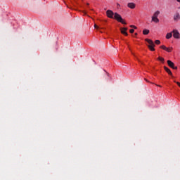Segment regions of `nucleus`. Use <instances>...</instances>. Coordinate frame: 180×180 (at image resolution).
Masks as SVG:
<instances>
[{
  "instance_id": "f257e3e1",
  "label": "nucleus",
  "mask_w": 180,
  "mask_h": 180,
  "mask_svg": "<svg viewBox=\"0 0 180 180\" xmlns=\"http://www.w3.org/2000/svg\"><path fill=\"white\" fill-rule=\"evenodd\" d=\"M146 41H147V43H148V49L150 50V51H155V49H154V47H155V44H154V41H153V40L149 39H145Z\"/></svg>"
},
{
  "instance_id": "f03ea898",
  "label": "nucleus",
  "mask_w": 180,
  "mask_h": 180,
  "mask_svg": "<svg viewBox=\"0 0 180 180\" xmlns=\"http://www.w3.org/2000/svg\"><path fill=\"white\" fill-rule=\"evenodd\" d=\"M114 19L117 20V22H120V23H122V25H126V22L123 20V18H122V15L120 14L115 13L114 14Z\"/></svg>"
},
{
  "instance_id": "7ed1b4c3",
  "label": "nucleus",
  "mask_w": 180,
  "mask_h": 180,
  "mask_svg": "<svg viewBox=\"0 0 180 180\" xmlns=\"http://www.w3.org/2000/svg\"><path fill=\"white\" fill-rule=\"evenodd\" d=\"M167 64L170 68H172L173 70H178V67L175 66V64L171 61V60H167Z\"/></svg>"
},
{
  "instance_id": "20e7f679",
  "label": "nucleus",
  "mask_w": 180,
  "mask_h": 180,
  "mask_svg": "<svg viewBox=\"0 0 180 180\" xmlns=\"http://www.w3.org/2000/svg\"><path fill=\"white\" fill-rule=\"evenodd\" d=\"M106 14L108 18H110V19H113V16H115V13H113L112 10H108L106 11Z\"/></svg>"
},
{
  "instance_id": "39448f33",
  "label": "nucleus",
  "mask_w": 180,
  "mask_h": 180,
  "mask_svg": "<svg viewBox=\"0 0 180 180\" xmlns=\"http://www.w3.org/2000/svg\"><path fill=\"white\" fill-rule=\"evenodd\" d=\"M160 49H162V50H165L166 51H167V53H171V51H172V47L167 48L165 45L160 46Z\"/></svg>"
},
{
  "instance_id": "423d86ee",
  "label": "nucleus",
  "mask_w": 180,
  "mask_h": 180,
  "mask_svg": "<svg viewBox=\"0 0 180 180\" xmlns=\"http://www.w3.org/2000/svg\"><path fill=\"white\" fill-rule=\"evenodd\" d=\"M173 37L174 39H179V32L176 30H173Z\"/></svg>"
},
{
  "instance_id": "0eeeda50",
  "label": "nucleus",
  "mask_w": 180,
  "mask_h": 180,
  "mask_svg": "<svg viewBox=\"0 0 180 180\" xmlns=\"http://www.w3.org/2000/svg\"><path fill=\"white\" fill-rule=\"evenodd\" d=\"M180 19V15L179 13H176L174 15V20L175 22H178Z\"/></svg>"
},
{
  "instance_id": "6e6552de",
  "label": "nucleus",
  "mask_w": 180,
  "mask_h": 180,
  "mask_svg": "<svg viewBox=\"0 0 180 180\" xmlns=\"http://www.w3.org/2000/svg\"><path fill=\"white\" fill-rule=\"evenodd\" d=\"M164 70L166 71V72H167V74H169V75L172 77V72H171V70H169V68H168L167 66H164Z\"/></svg>"
},
{
  "instance_id": "1a4fd4ad",
  "label": "nucleus",
  "mask_w": 180,
  "mask_h": 180,
  "mask_svg": "<svg viewBox=\"0 0 180 180\" xmlns=\"http://www.w3.org/2000/svg\"><path fill=\"white\" fill-rule=\"evenodd\" d=\"M127 30V28H126V27H124V28H121V29H120L121 33H122V34H124V36H128V34H127V32H126Z\"/></svg>"
},
{
  "instance_id": "9d476101",
  "label": "nucleus",
  "mask_w": 180,
  "mask_h": 180,
  "mask_svg": "<svg viewBox=\"0 0 180 180\" xmlns=\"http://www.w3.org/2000/svg\"><path fill=\"white\" fill-rule=\"evenodd\" d=\"M127 6L128 8H130V9H134V8H136V4L134 3H128Z\"/></svg>"
},
{
  "instance_id": "9b49d317",
  "label": "nucleus",
  "mask_w": 180,
  "mask_h": 180,
  "mask_svg": "<svg viewBox=\"0 0 180 180\" xmlns=\"http://www.w3.org/2000/svg\"><path fill=\"white\" fill-rule=\"evenodd\" d=\"M152 22H154L155 23H159L160 19H158V18L152 17Z\"/></svg>"
},
{
  "instance_id": "f8f14e48",
  "label": "nucleus",
  "mask_w": 180,
  "mask_h": 180,
  "mask_svg": "<svg viewBox=\"0 0 180 180\" xmlns=\"http://www.w3.org/2000/svg\"><path fill=\"white\" fill-rule=\"evenodd\" d=\"M160 15V11H157L156 12H155L153 13V15L152 16V18H158V15Z\"/></svg>"
},
{
  "instance_id": "ddd939ff",
  "label": "nucleus",
  "mask_w": 180,
  "mask_h": 180,
  "mask_svg": "<svg viewBox=\"0 0 180 180\" xmlns=\"http://www.w3.org/2000/svg\"><path fill=\"white\" fill-rule=\"evenodd\" d=\"M171 37H172V32L167 33L166 35V39H169Z\"/></svg>"
},
{
  "instance_id": "4468645a",
  "label": "nucleus",
  "mask_w": 180,
  "mask_h": 180,
  "mask_svg": "<svg viewBox=\"0 0 180 180\" xmlns=\"http://www.w3.org/2000/svg\"><path fill=\"white\" fill-rule=\"evenodd\" d=\"M148 33H150V30H143V34H148Z\"/></svg>"
},
{
  "instance_id": "2eb2a0df",
  "label": "nucleus",
  "mask_w": 180,
  "mask_h": 180,
  "mask_svg": "<svg viewBox=\"0 0 180 180\" xmlns=\"http://www.w3.org/2000/svg\"><path fill=\"white\" fill-rule=\"evenodd\" d=\"M158 60H159L160 61H161V63H165V59L164 58L162 57H158Z\"/></svg>"
},
{
  "instance_id": "dca6fc26",
  "label": "nucleus",
  "mask_w": 180,
  "mask_h": 180,
  "mask_svg": "<svg viewBox=\"0 0 180 180\" xmlns=\"http://www.w3.org/2000/svg\"><path fill=\"white\" fill-rule=\"evenodd\" d=\"M155 44H161V41L160 40H155Z\"/></svg>"
},
{
  "instance_id": "f3484780",
  "label": "nucleus",
  "mask_w": 180,
  "mask_h": 180,
  "mask_svg": "<svg viewBox=\"0 0 180 180\" xmlns=\"http://www.w3.org/2000/svg\"><path fill=\"white\" fill-rule=\"evenodd\" d=\"M130 27H133L134 29H137V27H136L135 25H130Z\"/></svg>"
},
{
  "instance_id": "a211bd4d",
  "label": "nucleus",
  "mask_w": 180,
  "mask_h": 180,
  "mask_svg": "<svg viewBox=\"0 0 180 180\" xmlns=\"http://www.w3.org/2000/svg\"><path fill=\"white\" fill-rule=\"evenodd\" d=\"M129 32H130V33H134V30L131 29V30H129Z\"/></svg>"
},
{
  "instance_id": "6ab92c4d",
  "label": "nucleus",
  "mask_w": 180,
  "mask_h": 180,
  "mask_svg": "<svg viewBox=\"0 0 180 180\" xmlns=\"http://www.w3.org/2000/svg\"><path fill=\"white\" fill-rule=\"evenodd\" d=\"M94 27H95V29H99V27L96 25H94Z\"/></svg>"
},
{
  "instance_id": "aec40b11",
  "label": "nucleus",
  "mask_w": 180,
  "mask_h": 180,
  "mask_svg": "<svg viewBox=\"0 0 180 180\" xmlns=\"http://www.w3.org/2000/svg\"><path fill=\"white\" fill-rule=\"evenodd\" d=\"M145 81H146V82H149L147 79H145Z\"/></svg>"
},
{
  "instance_id": "412c9836",
  "label": "nucleus",
  "mask_w": 180,
  "mask_h": 180,
  "mask_svg": "<svg viewBox=\"0 0 180 180\" xmlns=\"http://www.w3.org/2000/svg\"><path fill=\"white\" fill-rule=\"evenodd\" d=\"M83 13H84V15H86V12H85V11H83Z\"/></svg>"
},
{
  "instance_id": "4be33fe9",
  "label": "nucleus",
  "mask_w": 180,
  "mask_h": 180,
  "mask_svg": "<svg viewBox=\"0 0 180 180\" xmlns=\"http://www.w3.org/2000/svg\"><path fill=\"white\" fill-rule=\"evenodd\" d=\"M158 86H159L160 88H161V86H160V85H158Z\"/></svg>"
},
{
  "instance_id": "5701e85b",
  "label": "nucleus",
  "mask_w": 180,
  "mask_h": 180,
  "mask_svg": "<svg viewBox=\"0 0 180 180\" xmlns=\"http://www.w3.org/2000/svg\"><path fill=\"white\" fill-rule=\"evenodd\" d=\"M177 2H180V0H177Z\"/></svg>"
},
{
  "instance_id": "b1692460",
  "label": "nucleus",
  "mask_w": 180,
  "mask_h": 180,
  "mask_svg": "<svg viewBox=\"0 0 180 180\" xmlns=\"http://www.w3.org/2000/svg\"><path fill=\"white\" fill-rule=\"evenodd\" d=\"M135 36H137V33H135Z\"/></svg>"
},
{
  "instance_id": "393cba45",
  "label": "nucleus",
  "mask_w": 180,
  "mask_h": 180,
  "mask_svg": "<svg viewBox=\"0 0 180 180\" xmlns=\"http://www.w3.org/2000/svg\"><path fill=\"white\" fill-rule=\"evenodd\" d=\"M86 5H89V3H87V4H86Z\"/></svg>"
}]
</instances>
